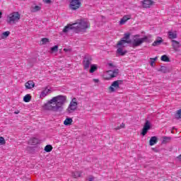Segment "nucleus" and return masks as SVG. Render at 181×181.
<instances>
[{
    "label": "nucleus",
    "mask_w": 181,
    "mask_h": 181,
    "mask_svg": "<svg viewBox=\"0 0 181 181\" xmlns=\"http://www.w3.org/2000/svg\"><path fill=\"white\" fill-rule=\"evenodd\" d=\"M67 103V97L65 95H57L53 97L43 105L44 110L52 111L53 112H61L63 111V105Z\"/></svg>",
    "instance_id": "1"
},
{
    "label": "nucleus",
    "mask_w": 181,
    "mask_h": 181,
    "mask_svg": "<svg viewBox=\"0 0 181 181\" xmlns=\"http://www.w3.org/2000/svg\"><path fill=\"white\" fill-rule=\"evenodd\" d=\"M88 28H90V24L85 20H81L77 23L65 26L62 32L67 33L69 30H74L76 33H78V32H86Z\"/></svg>",
    "instance_id": "2"
},
{
    "label": "nucleus",
    "mask_w": 181,
    "mask_h": 181,
    "mask_svg": "<svg viewBox=\"0 0 181 181\" xmlns=\"http://www.w3.org/2000/svg\"><path fill=\"white\" fill-rule=\"evenodd\" d=\"M149 38H148V36H144L142 38H139V35H134V37L133 39V41H132L129 45H132V47H138L139 46H141L142 43L148 42Z\"/></svg>",
    "instance_id": "3"
},
{
    "label": "nucleus",
    "mask_w": 181,
    "mask_h": 181,
    "mask_svg": "<svg viewBox=\"0 0 181 181\" xmlns=\"http://www.w3.org/2000/svg\"><path fill=\"white\" fill-rule=\"evenodd\" d=\"M21 19V14L19 12L14 11L8 15L7 17L8 23H15Z\"/></svg>",
    "instance_id": "4"
},
{
    "label": "nucleus",
    "mask_w": 181,
    "mask_h": 181,
    "mask_svg": "<svg viewBox=\"0 0 181 181\" xmlns=\"http://www.w3.org/2000/svg\"><path fill=\"white\" fill-rule=\"evenodd\" d=\"M77 105H78V104L77 103V99L76 98H74L67 108V112L69 114L74 112V111L77 110Z\"/></svg>",
    "instance_id": "5"
},
{
    "label": "nucleus",
    "mask_w": 181,
    "mask_h": 181,
    "mask_svg": "<svg viewBox=\"0 0 181 181\" xmlns=\"http://www.w3.org/2000/svg\"><path fill=\"white\" fill-rule=\"evenodd\" d=\"M131 34L129 33H125L124 37L117 43V47L124 46L125 43H132V40H129Z\"/></svg>",
    "instance_id": "6"
},
{
    "label": "nucleus",
    "mask_w": 181,
    "mask_h": 181,
    "mask_svg": "<svg viewBox=\"0 0 181 181\" xmlns=\"http://www.w3.org/2000/svg\"><path fill=\"white\" fill-rule=\"evenodd\" d=\"M119 74V69H117L115 70H109L106 72V79L110 80V78H114Z\"/></svg>",
    "instance_id": "7"
},
{
    "label": "nucleus",
    "mask_w": 181,
    "mask_h": 181,
    "mask_svg": "<svg viewBox=\"0 0 181 181\" xmlns=\"http://www.w3.org/2000/svg\"><path fill=\"white\" fill-rule=\"evenodd\" d=\"M80 6H81V0H72L69 4V8L72 11H77V9H78V8H80Z\"/></svg>",
    "instance_id": "8"
},
{
    "label": "nucleus",
    "mask_w": 181,
    "mask_h": 181,
    "mask_svg": "<svg viewBox=\"0 0 181 181\" xmlns=\"http://www.w3.org/2000/svg\"><path fill=\"white\" fill-rule=\"evenodd\" d=\"M93 60V58H91L90 56H86L83 61V65L85 69V70H87L88 69H90V65L91 64V62Z\"/></svg>",
    "instance_id": "9"
},
{
    "label": "nucleus",
    "mask_w": 181,
    "mask_h": 181,
    "mask_svg": "<svg viewBox=\"0 0 181 181\" xmlns=\"http://www.w3.org/2000/svg\"><path fill=\"white\" fill-rule=\"evenodd\" d=\"M119 81H115L114 82H112L111 86L109 87L110 93H115V90L119 88Z\"/></svg>",
    "instance_id": "10"
},
{
    "label": "nucleus",
    "mask_w": 181,
    "mask_h": 181,
    "mask_svg": "<svg viewBox=\"0 0 181 181\" xmlns=\"http://www.w3.org/2000/svg\"><path fill=\"white\" fill-rule=\"evenodd\" d=\"M149 129H151V122H148V120H146L143 127L141 135H143V136H145V135L148 134V131H149Z\"/></svg>",
    "instance_id": "11"
},
{
    "label": "nucleus",
    "mask_w": 181,
    "mask_h": 181,
    "mask_svg": "<svg viewBox=\"0 0 181 181\" xmlns=\"http://www.w3.org/2000/svg\"><path fill=\"white\" fill-rule=\"evenodd\" d=\"M153 4V1L152 0H144L143 1V8H151Z\"/></svg>",
    "instance_id": "12"
},
{
    "label": "nucleus",
    "mask_w": 181,
    "mask_h": 181,
    "mask_svg": "<svg viewBox=\"0 0 181 181\" xmlns=\"http://www.w3.org/2000/svg\"><path fill=\"white\" fill-rule=\"evenodd\" d=\"M25 87L26 90H32L35 87V82L33 81H28L25 83Z\"/></svg>",
    "instance_id": "13"
},
{
    "label": "nucleus",
    "mask_w": 181,
    "mask_h": 181,
    "mask_svg": "<svg viewBox=\"0 0 181 181\" xmlns=\"http://www.w3.org/2000/svg\"><path fill=\"white\" fill-rule=\"evenodd\" d=\"M163 42V40H162V37H158V39H156L152 44V46H160L162 43Z\"/></svg>",
    "instance_id": "14"
},
{
    "label": "nucleus",
    "mask_w": 181,
    "mask_h": 181,
    "mask_svg": "<svg viewBox=\"0 0 181 181\" xmlns=\"http://www.w3.org/2000/svg\"><path fill=\"white\" fill-rule=\"evenodd\" d=\"M172 43H173V47L174 50L177 51L179 47H180V42H179L178 41H176L175 40H173Z\"/></svg>",
    "instance_id": "15"
},
{
    "label": "nucleus",
    "mask_w": 181,
    "mask_h": 181,
    "mask_svg": "<svg viewBox=\"0 0 181 181\" xmlns=\"http://www.w3.org/2000/svg\"><path fill=\"white\" fill-rule=\"evenodd\" d=\"M158 143V137L156 136H152L151 139H150V141H149V145L150 146H153V145H155L156 144Z\"/></svg>",
    "instance_id": "16"
},
{
    "label": "nucleus",
    "mask_w": 181,
    "mask_h": 181,
    "mask_svg": "<svg viewBox=\"0 0 181 181\" xmlns=\"http://www.w3.org/2000/svg\"><path fill=\"white\" fill-rule=\"evenodd\" d=\"M49 93H52V90L50 89L45 88L41 92L40 97L45 98L46 95H47V94H49Z\"/></svg>",
    "instance_id": "17"
},
{
    "label": "nucleus",
    "mask_w": 181,
    "mask_h": 181,
    "mask_svg": "<svg viewBox=\"0 0 181 181\" xmlns=\"http://www.w3.org/2000/svg\"><path fill=\"white\" fill-rule=\"evenodd\" d=\"M73 123V119L68 117L64 121V124L66 126L71 125Z\"/></svg>",
    "instance_id": "18"
},
{
    "label": "nucleus",
    "mask_w": 181,
    "mask_h": 181,
    "mask_svg": "<svg viewBox=\"0 0 181 181\" xmlns=\"http://www.w3.org/2000/svg\"><path fill=\"white\" fill-rule=\"evenodd\" d=\"M72 177L77 179V177H81V172L75 171L72 173Z\"/></svg>",
    "instance_id": "19"
},
{
    "label": "nucleus",
    "mask_w": 181,
    "mask_h": 181,
    "mask_svg": "<svg viewBox=\"0 0 181 181\" xmlns=\"http://www.w3.org/2000/svg\"><path fill=\"white\" fill-rule=\"evenodd\" d=\"M168 36H169V39H176V37H177V34H176V33L169 31Z\"/></svg>",
    "instance_id": "20"
},
{
    "label": "nucleus",
    "mask_w": 181,
    "mask_h": 181,
    "mask_svg": "<svg viewBox=\"0 0 181 181\" xmlns=\"http://www.w3.org/2000/svg\"><path fill=\"white\" fill-rule=\"evenodd\" d=\"M172 141V137L170 136H163L162 144H168Z\"/></svg>",
    "instance_id": "21"
},
{
    "label": "nucleus",
    "mask_w": 181,
    "mask_h": 181,
    "mask_svg": "<svg viewBox=\"0 0 181 181\" xmlns=\"http://www.w3.org/2000/svg\"><path fill=\"white\" fill-rule=\"evenodd\" d=\"M9 35H11V32L9 31H6L1 33V39H6V37H8V36H9Z\"/></svg>",
    "instance_id": "22"
},
{
    "label": "nucleus",
    "mask_w": 181,
    "mask_h": 181,
    "mask_svg": "<svg viewBox=\"0 0 181 181\" xmlns=\"http://www.w3.org/2000/svg\"><path fill=\"white\" fill-rule=\"evenodd\" d=\"M30 100H32V96H30L29 94H27L23 97V101L25 103H29Z\"/></svg>",
    "instance_id": "23"
},
{
    "label": "nucleus",
    "mask_w": 181,
    "mask_h": 181,
    "mask_svg": "<svg viewBox=\"0 0 181 181\" xmlns=\"http://www.w3.org/2000/svg\"><path fill=\"white\" fill-rule=\"evenodd\" d=\"M39 143V140H37V139L36 138H33L30 139L29 141V144H30V145H36V144Z\"/></svg>",
    "instance_id": "24"
},
{
    "label": "nucleus",
    "mask_w": 181,
    "mask_h": 181,
    "mask_svg": "<svg viewBox=\"0 0 181 181\" xmlns=\"http://www.w3.org/2000/svg\"><path fill=\"white\" fill-rule=\"evenodd\" d=\"M117 53L119 54H120V56H124V54H127V51H124V49H122V48L119 47L117 49Z\"/></svg>",
    "instance_id": "25"
},
{
    "label": "nucleus",
    "mask_w": 181,
    "mask_h": 181,
    "mask_svg": "<svg viewBox=\"0 0 181 181\" xmlns=\"http://www.w3.org/2000/svg\"><path fill=\"white\" fill-rule=\"evenodd\" d=\"M175 118L176 119H181V109H180L177 111V112L175 115Z\"/></svg>",
    "instance_id": "26"
},
{
    "label": "nucleus",
    "mask_w": 181,
    "mask_h": 181,
    "mask_svg": "<svg viewBox=\"0 0 181 181\" xmlns=\"http://www.w3.org/2000/svg\"><path fill=\"white\" fill-rule=\"evenodd\" d=\"M52 149H53V147L52 146V145H47L45 147V152H52Z\"/></svg>",
    "instance_id": "27"
},
{
    "label": "nucleus",
    "mask_w": 181,
    "mask_h": 181,
    "mask_svg": "<svg viewBox=\"0 0 181 181\" xmlns=\"http://www.w3.org/2000/svg\"><path fill=\"white\" fill-rule=\"evenodd\" d=\"M40 9H42V8L40 6H35L34 7H33L32 12H37V11H40Z\"/></svg>",
    "instance_id": "28"
},
{
    "label": "nucleus",
    "mask_w": 181,
    "mask_h": 181,
    "mask_svg": "<svg viewBox=\"0 0 181 181\" xmlns=\"http://www.w3.org/2000/svg\"><path fill=\"white\" fill-rule=\"evenodd\" d=\"M161 60L162 62H170V59L166 55H163L161 57Z\"/></svg>",
    "instance_id": "29"
},
{
    "label": "nucleus",
    "mask_w": 181,
    "mask_h": 181,
    "mask_svg": "<svg viewBox=\"0 0 181 181\" xmlns=\"http://www.w3.org/2000/svg\"><path fill=\"white\" fill-rule=\"evenodd\" d=\"M159 71H161L162 73H168V68L166 66H161L160 68Z\"/></svg>",
    "instance_id": "30"
},
{
    "label": "nucleus",
    "mask_w": 181,
    "mask_h": 181,
    "mask_svg": "<svg viewBox=\"0 0 181 181\" xmlns=\"http://www.w3.org/2000/svg\"><path fill=\"white\" fill-rule=\"evenodd\" d=\"M97 70V66L95 65H90V73H94Z\"/></svg>",
    "instance_id": "31"
},
{
    "label": "nucleus",
    "mask_w": 181,
    "mask_h": 181,
    "mask_svg": "<svg viewBox=\"0 0 181 181\" xmlns=\"http://www.w3.org/2000/svg\"><path fill=\"white\" fill-rule=\"evenodd\" d=\"M40 43L41 45H46V43H49V39L42 38Z\"/></svg>",
    "instance_id": "32"
},
{
    "label": "nucleus",
    "mask_w": 181,
    "mask_h": 181,
    "mask_svg": "<svg viewBox=\"0 0 181 181\" xmlns=\"http://www.w3.org/2000/svg\"><path fill=\"white\" fill-rule=\"evenodd\" d=\"M6 144V141H5V139L2 136H0V145H5Z\"/></svg>",
    "instance_id": "33"
},
{
    "label": "nucleus",
    "mask_w": 181,
    "mask_h": 181,
    "mask_svg": "<svg viewBox=\"0 0 181 181\" xmlns=\"http://www.w3.org/2000/svg\"><path fill=\"white\" fill-rule=\"evenodd\" d=\"M51 50H52V52H58V50H59V46H58V45H55V46L51 47Z\"/></svg>",
    "instance_id": "34"
},
{
    "label": "nucleus",
    "mask_w": 181,
    "mask_h": 181,
    "mask_svg": "<svg viewBox=\"0 0 181 181\" xmlns=\"http://www.w3.org/2000/svg\"><path fill=\"white\" fill-rule=\"evenodd\" d=\"M121 128H125V124L122 123V124L119 127H117L115 128L116 130L121 129Z\"/></svg>",
    "instance_id": "35"
},
{
    "label": "nucleus",
    "mask_w": 181,
    "mask_h": 181,
    "mask_svg": "<svg viewBox=\"0 0 181 181\" xmlns=\"http://www.w3.org/2000/svg\"><path fill=\"white\" fill-rule=\"evenodd\" d=\"M123 20H124L126 22L127 21H129V19H131V18L129 17V16H124L123 18Z\"/></svg>",
    "instance_id": "36"
},
{
    "label": "nucleus",
    "mask_w": 181,
    "mask_h": 181,
    "mask_svg": "<svg viewBox=\"0 0 181 181\" xmlns=\"http://www.w3.org/2000/svg\"><path fill=\"white\" fill-rule=\"evenodd\" d=\"M127 21L124 20V18H122L119 21V25H124Z\"/></svg>",
    "instance_id": "37"
},
{
    "label": "nucleus",
    "mask_w": 181,
    "mask_h": 181,
    "mask_svg": "<svg viewBox=\"0 0 181 181\" xmlns=\"http://www.w3.org/2000/svg\"><path fill=\"white\" fill-rule=\"evenodd\" d=\"M86 181H94V177L90 176V177H88V179L86 180Z\"/></svg>",
    "instance_id": "38"
},
{
    "label": "nucleus",
    "mask_w": 181,
    "mask_h": 181,
    "mask_svg": "<svg viewBox=\"0 0 181 181\" xmlns=\"http://www.w3.org/2000/svg\"><path fill=\"white\" fill-rule=\"evenodd\" d=\"M45 4H52V0H43Z\"/></svg>",
    "instance_id": "39"
},
{
    "label": "nucleus",
    "mask_w": 181,
    "mask_h": 181,
    "mask_svg": "<svg viewBox=\"0 0 181 181\" xmlns=\"http://www.w3.org/2000/svg\"><path fill=\"white\" fill-rule=\"evenodd\" d=\"M151 60L155 62L156 60H158V57H156L155 58H151Z\"/></svg>",
    "instance_id": "40"
},
{
    "label": "nucleus",
    "mask_w": 181,
    "mask_h": 181,
    "mask_svg": "<svg viewBox=\"0 0 181 181\" xmlns=\"http://www.w3.org/2000/svg\"><path fill=\"white\" fill-rule=\"evenodd\" d=\"M150 64L152 67H153V64H155V62L154 61H153V59H151V62H150Z\"/></svg>",
    "instance_id": "41"
},
{
    "label": "nucleus",
    "mask_w": 181,
    "mask_h": 181,
    "mask_svg": "<svg viewBox=\"0 0 181 181\" xmlns=\"http://www.w3.org/2000/svg\"><path fill=\"white\" fill-rule=\"evenodd\" d=\"M153 151L154 152H159V150L157 149V148H153Z\"/></svg>",
    "instance_id": "42"
},
{
    "label": "nucleus",
    "mask_w": 181,
    "mask_h": 181,
    "mask_svg": "<svg viewBox=\"0 0 181 181\" xmlns=\"http://www.w3.org/2000/svg\"><path fill=\"white\" fill-rule=\"evenodd\" d=\"M93 81H94V83H98V81H100V80H98V79H93Z\"/></svg>",
    "instance_id": "43"
},
{
    "label": "nucleus",
    "mask_w": 181,
    "mask_h": 181,
    "mask_svg": "<svg viewBox=\"0 0 181 181\" xmlns=\"http://www.w3.org/2000/svg\"><path fill=\"white\" fill-rule=\"evenodd\" d=\"M177 159H179V160H181V154L177 157Z\"/></svg>",
    "instance_id": "44"
},
{
    "label": "nucleus",
    "mask_w": 181,
    "mask_h": 181,
    "mask_svg": "<svg viewBox=\"0 0 181 181\" xmlns=\"http://www.w3.org/2000/svg\"><path fill=\"white\" fill-rule=\"evenodd\" d=\"M69 50H70V49H66V48L64 49V52H69Z\"/></svg>",
    "instance_id": "45"
},
{
    "label": "nucleus",
    "mask_w": 181,
    "mask_h": 181,
    "mask_svg": "<svg viewBox=\"0 0 181 181\" xmlns=\"http://www.w3.org/2000/svg\"><path fill=\"white\" fill-rule=\"evenodd\" d=\"M2 18V11H0V19Z\"/></svg>",
    "instance_id": "46"
},
{
    "label": "nucleus",
    "mask_w": 181,
    "mask_h": 181,
    "mask_svg": "<svg viewBox=\"0 0 181 181\" xmlns=\"http://www.w3.org/2000/svg\"><path fill=\"white\" fill-rule=\"evenodd\" d=\"M14 113L15 114H19V112H15Z\"/></svg>",
    "instance_id": "47"
},
{
    "label": "nucleus",
    "mask_w": 181,
    "mask_h": 181,
    "mask_svg": "<svg viewBox=\"0 0 181 181\" xmlns=\"http://www.w3.org/2000/svg\"><path fill=\"white\" fill-rule=\"evenodd\" d=\"M109 66H112V64H109Z\"/></svg>",
    "instance_id": "48"
}]
</instances>
